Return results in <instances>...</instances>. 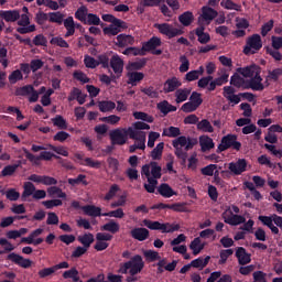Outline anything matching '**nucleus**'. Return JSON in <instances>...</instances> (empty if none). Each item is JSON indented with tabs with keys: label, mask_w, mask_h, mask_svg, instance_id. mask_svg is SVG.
<instances>
[{
	"label": "nucleus",
	"mask_w": 282,
	"mask_h": 282,
	"mask_svg": "<svg viewBox=\"0 0 282 282\" xmlns=\"http://www.w3.org/2000/svg\"><path fill=\"white\" fill-rule=\"evenodd\" d=\"M220 6L225 8V10H236V12H241V4H237L232 0H221Z\"/></svg>",
	"instance_id": "nucleus-49"
},
{
	"label": "nucleus",
	"mask_w": 282,
	"mask_h": 282,
	"mask_svg": "<svg viewBox=\"0 0 282 282\" xmlns=\"http://www.w3.org/2000/svg\"><path fill=\"white\" fill-rule=\"evenodd\" d=\"M164 151V142H160L152 151V160H162V153Z\"/></svg>",
	"instance_id": "nucleus-52"
},
{
	"label": "nucleus",
	"mask_w": 282,
	"mask_h": 282,
	"mask_svg": "<svg viewBox=\"0 0 282 282\" xmlns=\"http://www.w3.org/2000/svg\"><path fill=\"white\" fill-rule=\"evenodd\" d=\"M107 164L112 173H118V169H120V161H118V159L109 156Z\"/></svg>",
	"instance_id": "nucleus-60"
},
{
	"label": "nucleus",
	"mask_w": 282,
	"mask_h": 282,
	"mask_svg": "<svg viewBox=\"0 0 282 282\" xmlns=\"http://www.w3.org/2000/svg\"><path fill=\"white\" fill-rule=\"evenodd\" d=\"M246 89H252V91H263V89H265V85H263V77H261V74L247 79Z\"/></svg>",
	"instance_id": "nucleus-11"
},
{
	"label": "nucleus",
	"mask_w": 282,
	"mask_h": 282,
	"mask_svg": "<svg viewBox=\"0 0 282 282\" xmlns=\"http://www.w3.org/2000/svg\"><path fill=\"white\" fill-rule=\"evenodd\" d=\"M101 230L116 235V232H120V224L116 223V220H110L101 226Z\"/></svg>",
	"instance_id": "nucleus-37"
},
{
	"label": "nucleus",
	"mask_w": 282,
	"mask_h": 282,
	"mask_svg": "<svg viewBox=\"0 0 282 282\" xmlns=\"http://www.w3.org/2000/svg\"><path fill=\"white\" fill-rule=\"evenodd\" d=\"M36 191V186L32 182H24L23 184V192L21 195L22 202H28V197H33Z\"/></svg>",
	"instance_id": "nucleus-23"
},
{
	"label": "nucleus",
	"mask_w": 282,
	"mask_h": 282,
	"mask_svg": "<svg viewBox=\"0 0 282 282\" xmlns=\"http://www.w3.org/2000/svg\"><path fill=\"white\" fill-rule=\"evenodd\" d=\"M158 47H162V39L152 36L148 42L142 44L141 50L143 54H147V52H153L154 50H158Z\"/></svg>",
	"instance_id": "nucleus-16"
},
{
	"label": "nucleus",
	"mask_w": 282,
	"mask_h": 282,
	"mask_svg": "<svg viewBox=\"0 0 282 282\" xmlns=\"http://www.w3.org/2000/svg\"><path fill=\"white\" fill-rule=\"evenodd\" d=\"M63 19H65V15L59 11L48 13L50 23H57V25H63L64 23Z\"/></svg>",
	"instance_id": "nucleus-47"
},
{
	"label": "nucleus",
	"mask_w": 282,
	"mask_h": 282,
	"mask_svg": "<svg viewBox=\"0 0 282 282\" xmlns=\"http://www.w3.org/2000/svg\"><path fill=\"white\" fill-rule=\"evenodd\" d=\"M206 247L205 243H202V238L197 237L191 242L189 248L193 250V256L197 257L202 250Z\"/></svg>",
	"instance_id": "nucleus-34"
},
{
	"label": "nucleus",
	"mask_w": 282,
	"mask_h": 282,
	"mask_svg": "<svg viewBox=\"0 0 282 282\" xmlns=\"http://www.w3.org/2000/svg\"><path fill=\"white\" fill-rule=\"evenodd\" d=\"M0 19H3L7 23H14L21 19V12H19V10H1Z\"/></svg>",
	"instance_id": "nucleus-17"
},
{
	"label": "nucleus",
	"mask_w": 282,
	"mask_h": 282,
	"mask_svg": "<svg viewBox=\"0 0 282 282\" xmlns=\"http://www.w3.org/2000/svg\"><path fill=\"white\" fill-rule=\"evenodd\" d=\"M217 10L205 6L202 8V18L204 21H213L217 17Z\"/></svg>",
	"instance_id": "nucleus-32"
},
{
	"label": "nucleus",
	"mask_w": 282,
	"mask_h": 282,
	"mask_svg": "<svg viewBox=\"0 0 282 282\" xmlns=\"http://www.w3.org/2000/svg\"><path fill=\"white\" fill-rule=\"evenodd\" d=\"M128 28L129 25L127 24V22L120 20L119 26L116 24H109L108 26L104 28V34L106 36H118L120 32H124V30H127Z\"/></svg>",
	"instance_id": "nucleus-12"
},
{
	"label": "nucleus",
	"mask_w": 282,
	"mask_h": 282,
	"mask_svg": "<svg viewBox=\"0 0 282 282\" xmlns=\"http://www.w3.org/2000/svg\"><path fill=\"white\" fill-rule=\"evenodd\" d=\"M87 7L83 6L79 7L77 9V11L75 12V19H77V21H80L82 23L85 24V22L87 21V17L89 13H87Z\"/></svg>",
	"instance_id": "nucleus-48"
},
{
	"label": "nucleus",
	"mask_w": 282,
	"mask_h": 282,
	"mask_svg": "<svg viewBox=\"0 0 282 282\" xmlns=\"http://www.w3.org/2000/svg\"><path fill=\"white\" fill-rule=\"evenodd\" d=\"M228 149L241 151V142L237 141V134H227L223 137L216 152L224 153V151H228Z\"/></svg>",
	"instance_id": "nucleus-3"
},
{
	"label": "nucleus",
	"mask_w": 282,
	"mask_h": 282,
	"mask_svg": "<svg viewBox=\"0 0 282 282\" xmlns=\"http://www.w3.org/2000/svg\"><path fill=\"white\" fill-rule=\"evenodd\" d=\"M236 257L238 259L239 265H248L252 259L250 258V253L246 251V248L238 247L236 250Z\"/></svg>",
	"instance_id": "nucleus-21"
},
{
	"label": "nucleus",
	"mask_w": 282,
	"mask_h": 282,
	"mask_svg": "<svg viewBox=\"0 0 282 282\" xmlns=\"http://www.w3.org/2000/svg\"><path fill=\"white\" fill-rule=\"evenodd\" d=\"M191 88H178L174 96H175V102L177 105H181V102H186L188 100V96H191Z\"/></svg>",
	"instance_id": "nucleus-25"
},
{
	"label": "nucleus",
	"mask_w": 282,
	"mask_h": 282,
	"mask_svg": "<svg viewBox=\"0 0 282 282\" xmlns=\"http://www.w3.org/2000/svg\"><path fill=\"white\" fill-rule=\"evenodd\" d=\"M52 122L54 127H58L62 130L67 129V120L61 115L55 116V118L52 119Z\"/></svg>",
	"instance_id": "nucleus-57"
},
{
	"label": "nucleus",
	"mask_w": 282,
	"mask_h": 282,
	"mask_svg": "<svg viewBox=\"0 0 282 282\" xmlns=\"http://www.w3.org/2000/svg\"><path fill=\"white\" fill-rule=\"evenodd\" d=\"M127 78H128V85L135 87L138 83H140L141 80H144V73L128 70Z\"/></svg>",
	"instance_id": "nucleus-24"
},
{
	"label": "nucleus",
	"mask_w": 282,
	"mask_h": 282,
	"mask_svg": "<svg viewBox=\"0 0 282 282\" xmlns=\"http://www.w3.org/2000/svg\"><path fill=\"white\" fill-rule=\"evenodd\" d=\"M84 25H100V18L94 13H88Z\"/></svg>",
	"instance_id": "nucleus-63"
},
{
	"label": "nucleus",
	"mask_w": 282,
	"mask_h": 282,
	"mask_svg": "<svg viewBox=\"0 0 282 282\" xmlns=\"http://www.w3.org/2000/svg\"><path fill=\"white\" fill-rule=\"evenodd\" d=\"M143 67H147V58L144 57L135 62H129L126 69L127 72H140Z\"/></svg>",
	"instance_id": "nucleus-28"
},
{
	"label": "nucleus",
	"mask_w": 282,
	"mask_h": 282,
	"mask_svg": "<svg viewBox=\"0 0 282 282\" xmlns=\"http://www.w3.org/2000/svg\"><path fill=\"white\" fill-rule=\"evenodd\" d=\"M150 175H152V180H160L162 177V166L158 164L155 161L150 162Z\"/></svg>",
	"instance_id": "nucleus-36"
},
{
	"label": "nucleus",
	"mask_w": 282,
	"mask_h": 282,
	"mask_svg": "<svg viewBox=\"0 0 282 282\" xmlns=\"http://www.w3.org/2000/svg\"><path fill=\"white\" fill-rule=\"evenodd\" d=\"M97 63H98V66L101 65V67L104 69H109V65L111 63V59H109V55L104 53V54H99L97 56Z\"/></svg>",
	"instance_id": "nucleus-53"
},
{
	"label": "nucleus",
	"mask_w": 282,
	"mask_h": 282,
	"mask_svg": "<svg viewBox=\"0 0 282 282\" xmlns=\"http://www.w3.org/2000/svg\"><path fill=\"white\" fill-rule=\"evenodd\" d=\"M98 108L101 113H107V111H113L116 108V102L102 100L98 102Z\"/></svg>",
	"instance_id": "nucleus-46"
},
{
	"label": "nucleus",
	"mask_w": 282,
	"mask_h": 282,
	"mask_svg": "<svg viewBox=\"0 0 282 282\" xmlns=\"http://www.w3.org/2000/svg\"><path fill=\"white\" fill-rule=\"evenodd\" d=\"M216 171H217V164H209L200 169L202 175H206L207 177H213Z\"/></svg>",
	"instance_id": "nucleus-59"
},
{
	"label": "nucleus",
	"mask_w": 282,
	"mask_h": 282,
	"mask_svg": "<svg viewBox=\"0 0 282 282\" xmlns=\"http://www.w3.org/2000/svg\"><path fill=\"white\" fill-rule=\"evenodd\" d=\"M237 73L243 76V78H253L261 74V66L253 64L247 67H239L237 68Z\"/></svg>",
	"instance_id": "nucleus-13"
},
{
	"label": "nucleus",
	"mask_w": 282,
	"mask_h": 282,
	"mask_svg": "<svg viewBox=\"0 0 282 282\" xmlns=\"http://www.w3.org/2000/svg\"><path fill=\"white\" fill-rule=\"evenodd\" d=\"M84 65L88 69H96V67H98V59L94 58L93 56L85 55L84 56Z\"/></svg>",
	"instance_id": "nucleus-58"
},
{
	"label": "nucleus",
	"mask_w": 282,
	"mask_h": 282,
	"mask_svg": "<svg viewBox=\"0 0 282 282\" xmlns=\"http://www.w3.org/2000/svg\"><path fill=\"white\" fill-rule=\"evenodd\" d=\"M246 169H248V161L246 159H239L237 162L229 163V171L234 175L246 173Z\"/></svg>",
	"instance_id": "nucleus-15"
},
{
	"label": "nucleus",
	"mask_w": 282,
	"mask_h": 282,
	"mask_svg": "<svg viewBox=\"0 0 282 282\" xmlns=\"http://www.w3.org/2000/svg\"><path fill=\"white\" fill-rule=\"evenodd\" d=\"M62 276L63 279H72L73 282L80 281V276H78V269H76V267H73L69 270L64 271Z\"/></svg>",
	"instance_id": "nucleus-44"
},
{
	"label": "nucleus",
	"mask_w": 282,
	"mask_h": 282,
	"mask_svg": "<svg viewBox=\"0 0 282 282\" xmlns=\"http://www.w3.org/2000/svg\"><path fill=\"white\" fill-rule=\"evenodd\" d=\"M7 261H11L15 265H19V268H23L24 270H28V268H32V260L23 258V256L15 252L9 253L7 256Z\"/></svg>",
	"instance_id": "nucleus-9"
},
{
	"label": "nucleus",
	"mask_w": 282,
	"mask_h": 282,
	"mask_svg": "<svg viewBox=\"0 0 282 282\" xmlns=\"http://www.w3.org/2000/svg\"><path fill=\"white\" fill-rule=\"evenodd\" d=\"M50 20V13H45L43 11H39L35 14V22L37 23V25H45V22Z\"/></svg>",
	"instance_id": "nucleus-62"
},
{
	"label": "nucleus",
	"mask_w": 282,
	"mask_h": 282,
	"mask_svg": "<svg viewBox=\"0 0 282 282\" xmlns=\"http://www.w3.org/2000/svg\"><path fill=\"white\" fill-rule=\"evenodd\" d=\"M77 241H79L84 248L89 250V248H91V243L95 241L94 234L88 232L83 236H78Z\"/></svg>",
	"instance_id": "nucleus-31"
},
{
	"label": "nucleus",
	"mask_w": 282,
	"mask_h": 282,
	"mask_svg": "<svg viewBox=\"0 0 282 282\" xmlns=\"http://www.w3.org/2000/svg\"><path fill=\"white\" fill-rule=\"evenodd\" d=\"M143 226L145 228H149L150 230H161V232L166 234V232H177L180 230V225H173L171 223H160L158 220H149L144 219L143 220Z\"/></svg>",
	"instance_id": "nucleus-2"
},
{
	"label": "nucleus",
	"mask_w": 282,
	"mask_h": 282,
	"mask_svg": "<svg viewBox=\"0 0 282 282\" xmlns=\"http://www.w3.org/2000/svg\"><path fill=\"white\" fill-rule=\"evenodd\" d=\"M261 47H263L261 35L253 34L247 39V43L243 47V54H246V56H250V54H257Z\"/></svg>",
	"instance_id": "nucleus-4"
},
{
	"label": "nucleus",
	"mask_w": 282,
	"mask_h": 282,
	"mask_svg": "<svg viewBox=\"0 0 282 282\" xmlns=\"http://www.w3.org/2000/svg\"><path fill=\"white\" fill-rule=\"evenodd\" d=\"M34 91V86L25 85L15 89V96H30Z\"/></svg>",
	"instance_id": "nucleus-55"
},
{
	"label": "nucleus",
	"mask_w": 282,
	"mask_h": 282,
	"mask_svg": "<svg viewBox=\"0 0 282 282\" xmlns=\"http://www.w3.org/2000/svg\"><path fill=\"white\" fill-rule=\"evenodd\" d=\"M225 224H229V226H239L241 224H246V217L241 215H232L228 218H225Z\"/></svg>",
	"instance_id": "nucleus-43"
},
{
	"label": "nucleus",
	"mask_w": 282,
	"mask_h": 282,
	"mask_svg": "<svg viewBox=\"0 0 282 282\" xmlns=\"http://www.w3.org/2000/svg\"><path fill=\"white\" fill-rule=\"evenodd\" d=\"M4 195L9 202H18L21 197V193L17 192L14 188H9Z\"/></svg>",
	"instance_id": "nucleus-64"
},
{
	"label": "nucleus",
	"mask_w": 282,
	"mask_h": 282,
	"mask_svg": "<svg viewBox=\"0 0 282 282\" xmlns=\"http://www.w3.org/2000/svg\"><path fill=\"white\" fill-rule=\"evenodd\" d=\"M188 139L184 135H181L172 141V147L175 149V151H184L186 149Z\"/></svg>",
	"instance_id": "nucleus-39"
},
{
	"label": "nucleus",
	"mask_w": 282,
	"mask_h": 282,
	"mask_svg": "<svg viewBox=\"0 0 282 282\" xmlns=\"http://www.w3.org/2000/svg\"><path fill=\"white\" fill-rule=\"evenodd\" d=\"M180 72L181 74H186V72H188V69H191V62L188 61V57H186V55H182L180 57Z\"/></svg>",
	"instance_id": "nucleus-54"
},
{
	"label": "nucleus",
	"mask_w": 282,
	"mask_h": 282,
	"mask_svg": "<svg viewBox=\"0 0 282 282\" xmlns=\"http://www.w3.org/2000/svg\"><path fill=\"white\" fill-rule=\"evenodd\" d=\"M158 193L165 198H171L173 197V195H175V191H173V187H171V185L166 183H163L158 187Z\"/></svg>",
	"instance_id": "nucleus-33"
},
{
	"label": "nucleus",
	"mask_w": 282,
	"mask_h": 282,
	"mask_svg": "<svg viewBox=\"0 0 282 282\" xmlns=\"http://www.w3.org/2000/svg\"><path fill=\"white\" fill-rule=\"evenodd\" d=\"M22 151L26 158V160H29V162H32L33 164H39V162H41V160H45L46 162H50V160H52V158H55L56 160H59L61 156L48 152V151H43L40 153V155H34L32 154V152H30V150H28L26 148H22Z\"/></svg>",
	"instance_id": "nucleus-6"
},
{
	"label": "nucleus",
	"mask_w": 282,
	"mask_h": 282,
	"mask_svg": "<svg viewBox=\"0 0 282 282\" xmlns=\"http://www.w3.org/2000/svg\"><path fill=\"white\" fill-rule=\"evenodd\" d=\"M67 268H69V262L63 261L53 267L41 269L37 274L40 279H47V276L55 274L57 270H67Z\"/></svg>",
	"instance_id": "nucleus-8"
},
{
	"label": "nucleus",
	"mask_w": 282,
	"mask_h": 282,
	"mask_svg": "<svg viewBox=\"0 0 282 282\" xmlns=\"http://www.w3.org/2000/svg\"><path fill=\"white\" fill-rule=\"evenodd\" d=\"M130 235L132 239H135L137 241H147L150 232L149 229L144 227H137L130 231Z\"/></svg>",
	"instance_id": "nucleus-20"
},
{
	"label": "nucleus",
	"mask_w": 282,
	"mask_h": 282,
	"mask_svg": "<svg viewBox=\"0 0 282 282\" xmlns=\"http://www.w3.org/2000/svg\"><path fill=\"white\" fill-rule=\"evenodd\" d=\"M109 67L115 72L117 78H120L122 72H124V61L118 54L112 55Z\"/></svg>",
	"instance_id": "nucleus-10"
},
{
	"label": "nucleus",
	"mask_w": 282,
	"mask_h": 282,
	"mask_svg": "<svg viewBox=\"0 0 282 282\" xmlns=\"http://www.w3.org/2000/svg\"><path fill=\"white\" fill-rule=\"evenodd\" d=\"M19 80H23V73L21 69H15L9 75V83H11V85H17Z\"/></svg>",
	"instance_id": "nucleus-56"
},
{
	"label": "nucleus",
	"mask_w": 282,
	"mask_h": 282,
	"mask_svg": "<svg viewBox=\"0 0 282 282\" xmlns=\"http://www.w3.org/2000/svg\"><path fill=\"white\" fill-rule=\"evenodd\" d=\"M182 87V80L177 77L167 78L163 84L164 94H173V91H177Z\"/></svg>",
	"instance_id": "nucleus-14"
},
{
	"label": "nucleus",
	"mask_w": 282,
	"mask_h": 282,
	"mask_svg": "<svg viewBox=\"0 0 282 282\" xmlns=\"http://www.w3.org/2000/svg\"><path fill=\"white\" fill-rule=\"evenodd\" d=\"M197 130L203 131V133H213L215 131V128H213V124H210V121H208V119H203L197 122Z\"/></svg>",
	"instance_id": "nucleus-38"
},
{
	"label": "nucleus",
	"mask_w": 282,
	"mask_h": 282,
	"mask_svg": "<svg viewBox=\"0 0 282 282\" xmlns=\"http://www.w3.org/2000/svg\"><path fill=\"white\" fill-rule=\"evenodd\" d=\"M189 101H192L193 105L196 107H202V104L204 102V99H202V94L197 91H193L189 96Z\"/></svg>",
	"instance_id": "nucleus-61"
},
{
	"label": "nucleus",
	"mask_w": 282,
	"mask_h": 282,
	"mask_svg": "<svg viewBox=\"0 0 282 282\" xmlns=\"http://www.w3.org/2000/svg\"><path fill=\"white\" fill-rule=\"evenodd\" d=\"M155 30L160 32V34H163V36H167V39H175V36H182L184 34V31L182 29H177L173 26V24L169 23H155L154 24Z\"/></svg>",
	"instance_id": "nucleus-5"
},
{
	"label": "nucleus",
	"mask_w": 282,
	"mask_h": 282,
	"mask_svg": "<svg viewBox=\"0 0 282 282\" xmlns=\"http://www.w3.org/2000/svg\"><path fill=\"white\" fill-rule=\"evenodd\" d=\"M68 184L70 186H78V184H83V186H88L89 182H87V175L78 174L76 178H68Z\"/></svg>",
	"instance_id": "nucleus-45"
},
{
	"label": "nucleus",
	"mask_w": 282,
	"mask_h": 282,
	"mask_svg": "<svg viewBox=\"0 0 282 282\" xmlns=\"http://www.w3.org/2000/svg\"><path fill=\"white\" fill-rule=\"evenodd\" d=\"M122 54H124V56H145V53H143L142 48L135 46L126 48L122 51Z\"/></svg>",
	"instance_id": "nucleus-51"
},
{
	"label": "nucleus",
	"mask_w": 282,
	"mask_h": 282,
	"mask_svg": "<svg viewBox=\"0 0 282 282\" xmlns=\"http://www.w3.org/2000/svg\"><path fill=\"white\" fill-rule=\"evenodd\" d=\"M64 28H66L67 32L65 33V39H69V36H74L76 33V24L74 23V18L68 17L64 20Z\"/></svg>",
	"instance_id": "nucleus-29"
},
{
	"label": "nucleus",
	"mask_w": 282,
	"mask_h": 282,
	"mask_svg": "<svg viewBox=\"0 0 282 282\" xmlns=\"http://www.w3.org/2000/svg\"><path fill=\"white\" fill-rule=\"evenodd\" d=\"M109 138L112 147H122L127 144V130L124 129H115L110 131Z\"/></svg>",
	"instance_id": "nucleus-7"
},
{
	"label": "nucleus",
	"mask_w": 282,
	"mask_h": 282,
	"mask_svg": "<svg viewBox=\"0 0 282 282\" xmlns=\"http://www.w3.org/2000/svg\"><path fill=\"white\" fill-rule=\"evenodd\" d=\"M206 30V28L204 26H198L195 29V34L198 39V43H200V45H206V43H210V33H206L204 32Z\"/></svg>",
	"instance_id": "nucleus-27"
},
{
	"label": "nucleus",
	"mask_w": 282,
	"mask_h": 282,
	"mask_svg": "<svg viewBox=\"0 0 282 282\" xmlns=\"http://www.w3.org/2000/svg\"><path fill=\"white\" fill-rule=\"evenodd\" d=\"M210 261V256H207L205 258H197L195 260H193L189 265H192V268H197L198 270H204V268H206L208 265V262Z\"/></svg>",
	"instance_id": "nucleus-35"
},
{
	"label": "nucleus",
	"mask_w": 282,
	"mask_h": 282,
	"mask_svg": "<svg viewBox=\"0 0 282 282\" xmlns=\"http://www.w3.org/2000/svg\"><path fill=\"white\" fill-rule=\"evenodd\" d=\"M82 210L84 215H87L88 217H102V208L96 206V205H85L82 206Z\"/></svg>",
	"instance_id": "nucleus-22"
},
{
	"label": "nucleus",
	"mask_w": 282,
	"mask_h": 282,
	"mask_svg": "<svg viewBox=\"0 0 282 282\" xmlns=\"http://www.w3.org/2000/svg\"><path fill=\"white\" fill-rule=\"evenodd\" d=\"M194 19H195V17L193 15V12H191V11H186L178 17V21L182 25H184V28H188V25H191V23H193Z\"/></svg>",
	"instance_id": "nucleus-42"
},
{
	"label": "nucleus",
	"mask_w": 282,
	"mask_h": 282,
	"mask_svg": "<svg viewBox=\"0 0 282 282\" xmlns=\"http://www.w3.org/2000/svg\"><path fill=\"white\" fill-rule=\"evenodd\" d=\"M47 194L50 197H58L59 199H67V194L58 186H51L47 188Z\"/></svg>",
	"instance_id": "nucleus-40"
},
{
	"label": "nucleus",
	"mask_w": 282,
	"mask_h": 282,
	"mask_svg": "<svg viewBox=\"0 0 282 282\" xmlns=\"http://www.w3.org/2000/svg\"><path fill=\"white\" fill-rule=\"evenodd\" d=\"M117 41L115 45L117 47H128V45H133L135 43V39L132 35L119 34L117 35Z\"/></svg>",
	"instance_id": "nucleus-19"
},
{
	"label": "nucleus",
	"mask_w": 282,
	"mask_h": 282,
	"mask_svg": "<svg viewBox=\"0 0 282 282\" xmlns=\"http://www.w3.org/2000/svg\"><path fill=\"white\" fill-rule=\"evenodd\" d=\"M142 270H144V260L142 259V256L135 254L129 261L120 264L118 272L119 274H130L126 281L134 282L138 281L135 274H140Z\"/></svg>",
	"instance_id": "nucleus-1"
},
{
	"label": "nucleus",
	"mask_w": 282,
	"mask_h": 282,
	"mask_svg": "<svg viewBox=\"0 0 282 282\" xmlns=\"http://www.w3.org/2000/svg\"><path fill=\"white\" fill-rule=\"evenodd\" d=\"M230 85H232L234 87H237V89H247V85H248V79L241 77L239 74L235 73L231 77H230Z\"/></svg>",
	"instance_id": "nucleus-26"
},
{
	"label": "nucleus",
	"mask_w": 282,
	"mask_h": 282,
	"mask_svg": "<svg viewBox=\"0 0 282 282\" xmlns=\"http://www.w3.org/2000/svg\"><path fill=\"white\" fill-rule=\"evenodd\" d=\"M199 144H200L202 151H210V149H215V142L208 135H200Z\"/></svg>",
	"instance_id": "nucleus-30"
},
{
	"label": "nucleus",
	"mask_w": 282,
	"mask_h": 282,
	"mask_svg": "<svg viewBox=\"0 0 282 282\" xmlns=\"http://www.w3.org/2000/svg\"><path fill=\"white\" fill-rule=\"evenodd\" d=\"M17 169H19V164L7 165L2 169L0 175L1 177H12L17 173Z\"/></svg>",
	"instance_id": "nucleus-50"
},
{
	"label": "nucleus",
	"mask_w": 282,
	"mask_h": 282,
	"mask_svg": "<svg viewBox=\"0 0 282 282\" xmlns=\"http://www.w3.org/2000/svg\"><path fill=\"white\" fill-rule=\"evenodd\" d=\"M223 96H225L226 99L229 100V102H232L234 105H239L241 102V96L235 95V88L232 86H225L223 88Z\"/></svg>",
	"instance_id": "nucleus-18"
},
{
	"label": "nucleus",
	"mask_w": 282,
	"mask_h": 282,
	"mask_svg": "<svg viewBox=\"0 0 282 282\" xmlns=\"http://www.w3.org/2000/svg\"><path fill=\"white\" fill-rule=\"evenodd\" d=\"M282 76V68H274L273 70H269L268 75L265 77V83H268L269 80L271 83H279V79Z\"/></svg>",
	"instance_id": "nucleus-41"
}]
</instances>
